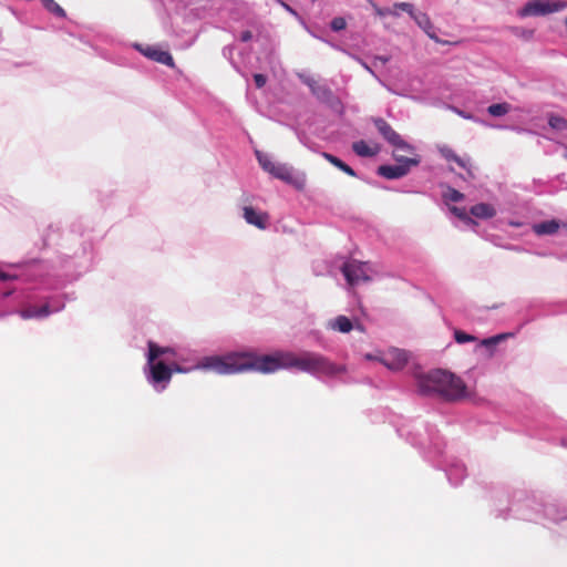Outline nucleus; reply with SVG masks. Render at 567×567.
<instances>
[{
  "mask_svg": "<svg viewBox=\"0 0 567 567\" xmlns=\"http://www.w3.org/2000/svg\"><path fill=\"white\" fill-rule=\"evenodd\" d=\"M471 215L481 219H489L496 215V209L487 203H480L471 207Z\"/></svg>",
  "mask_w": 567,
  "mask_h": 567,
  "instance_id": "17",
  "label": "nucleus"
},
{
  "mask_svg": "<svg viewBox=\"0 0 567 567\" xmlns=\"http://www.w3.org/2000/svg\"><path fill=\"white\" fill-rule=\"evenodd\" d=\"M464 194L458 192L457 189L453 187H447L446 190L443 193V198L446 202H453L457 203L464 199Z\"/></svg>",
  "mask_w": 567,
  "mask_h": 567,
  "instance_id": "28",
  "label": "nucleus"
},
{
  "mask_svg": "<svg viewBox=\"0 0 567 567\" xmlns=\"http://www.w3.org/2000/svg\"><path fill=\"white\" fill-rule=\"evenodd\" d=\"M341 271L350 286L371 280L367 271V265L358 260L344 262Z\"/></svg>",
  "mask_w": 567,
  "mask_h": 567,
  "instance_id": "6",
  "label": "nucleus"
},
{
  "mask_svg": "<svg viewBox=\"0 0 567 567\" xmlns=\"http://www.w3.org/2000/svg\"><path fill=\"white\" fill-rule=\"evenodd\" d=\"M244 355L247 363V370L254 369L262 373H271L279 369L288 368V364H286L287 360L285 359L287 357V352L260 357H252L249 354Z\"/></svg>",
  "mask_w": 567,
  "mask_h": 567,
  "instance_id": "4",
  "label": "nucleus"
},
{
  "mask_svg": "<svg viewBox=\"0 0 567 567\" xmlns=\"http://www.w3.org/2000/svg\"><path fill=\"white\" fill-rule=\"evenodd\" d=\"M347 23H346V20L343 18H334L332 21H331V29L333 31H341L346 28Z\"/></svg>",
  "mask_w": 567,
  "mask_h": 567,
  "instance_id": "32",
  "label": "nucleus"
},
{
  "mask_svg": "<svg viewBox=\"0 0 567 567\" xmlns=\"http://www.w3.org/2000/svg\"><path fill=\"white\" fill-rule=\"evenodd\" d=\"M417 386L423 394L437 393L449 401H456L466 395V385L463 380L441 369L420 377Z\"/></svg>",
  "mask_w": 567,
  "mask_h": 567,
  "instance_id": "1",
  "label": "nucleus"
},
{
  "mask_svg": "<svg viewBox=\"0 0 567 567\" xmlns=\"http://www.w3.org/2000/svg\"><path fill=\"white\" fill-rule=\"evenodd\" d=\"M254 81H255V84L258 89H261L265 86L266 82H267V78L264 75V74H260V73H256L254 75Z\"/></svg>",
  "mask_w": 567,
  "mask_h": 567,
  "instance_id": "34",
  "label": "nucleus"
},
{
  "mask_svg": "<svg viewBox=\"0 0 567 567\" xmlns=\"http://www.w3.org/2000/svg\"><path fill=\"white\" fill-rule=\"evenodd\" d=\"M270 175H272L275 178L291 184L299 189L303 187V182L297 179L293 175L292 168L286 164L276 163L274 169L270 172Z\"/></svg>",
  "mask_w": 567,
  "mask_h": 567,
  "instance_id": "12",
  "label": "nucleus"
},
{
  "mask_svg": "<svg viewBox=\"0 0 567 567\" xmlns=\"http://www.w3.org/2000/svg\"><path fill=\"white\" fill-rule=\"evenodd\" d=\"M548 125L556 131H566L567 120L563 116L550 114L548 117Z\"/></svg>",
  "mask_w": 567,
  "mask_h": 567,
  "instance_id": "26",
  "label": "nucleus"
},
{
  "mask_svg": "<svg viewBox=\"0 0 567 567\" xmlns=\"http://www.w3.org/2000/svg\"><path fill=\"white\" fill-rule=\"evenodd\" d=\"M508 337L506 333H501L491 338L483 339L481 341V346L487 349H494L501 341L505 340Z\"/></svg>",
  "mask_w": 567,
  "mask_h": 567,
  "instance_id": "30",
  "label": "nucleus"
},
{
  "mask_svg": "<svg viewBox=\"0 0 567 567\" xmlns=\"http://www.w3.org/2000/svg\"><path fill=\"white\" fill-rule=\"evenodd\" d=\"M415 22L427 33V35L432 39H436V37L434 35V33L431 32V30L433 29V25L429 19V17L423 13V12H417L415 14H413L412 17Z\"/></svg>",
  "mask_w": 567,
  "mask_h": 567,
  "instance_id": "23",
  "label": "nucleus"
},
{
  "mask_svg": "<svg viewBox=\"0 0 567 567\" xmlns=\"http://www.w3.org/2000/svg\"><path fill=\"white\" fill-rule=\"evenodd\" d=\"M244 218L248 224L259 229H266L269 219L266 213H258L250 206L244 207Z\"/></svg>",
  "mask_w": 567,
  "mask_h": 567,
  "instance_id": "14",
  "label": "nucleus"
},
{
  "mask_svg": "<svg viewBox=\"0 0 567 567\" xmlns=\"http://www.w3.org/2000/svg\"><path fill=\"white\" fill-rule=\"evenodd\" d=\"M285 359L287 360L286 364H288V368H297L301 371L311 373L333 375L344 370L342 367H337L330 362L323 355L313 352H306L299 357L287 352V357Z\"/></svg>",
  "mask_w": 567,
  "mask_h": 567,
  "instance_id": "2",
  "label": "nucleus"
},
{
  "mask_svg": "<svg viewBox=\"0 0 567 567\" xmlns=\"http://www.w3.org/2000/svg\"><path fill=\"white\" fill-rule=\"evenodd\" d=\"M451 212L467 225H476V221L467 214L465 208L451 207Z\"/></svg>",
  "mask_w": 567,
  "mask_h": 567,
  "instance_id": "29",
  "label": "nucleus"
},
{
  "mask_svg": "<svg viewBox=\"0 0 567 567\" xmlns=\"http://www.w3.org/2000/svg\"><path fill=\"white\" fill-rule=\"evenodd\" d=\"M454 339L460 344L465 343V342H473L476 340V338L473 334H468L462 330L454 331Z\"/></svg>",
  "mask_w": 567,
  "mask_h": 567,
  "instance_id": "31",
  "label": "nucleus"
},
{
  "mask_svg": "<svg viewBox=\"0 0 567 567\" xmlns=\"http://www.w3.org/2000/svg\"><path fill=\"white\" fill-rule=\"evenodd\" d=\"M511 111V105L506 102L492 104L487 107L488 114L492 116H503Z\"/></svg>",
  "mask_w": 567,
  "mask_h": 567,
  "instance_id": "25",
  "label": "nucleus"
},
{
  "mask_svg": "<svg viewBox=\"0 0 567 567\" xmlns=\"http://www.w3.org/2000/svg\"><path fill=\"white\" fill-rule=\"evenodd\" d=\"M9 279V275H7L6 272H0V280H8Z\"/></svg>",
  "mask_w": 567,
  "mask_h": 567,
  "instance_id": "40",
  "label": "nucleus"
},
{
  "mask_svg": "<svg viewBox=\"0 0 567 567\" xmlns=\"http://www.w3.org/2000/svg\"><path fill=\"white\" fill-rule=\"evenodd\" d=\"M533 229L537 235H551L558 231L559 224L554 219L547 220L534 225Z\"/></svg>",
  "mask_w": 567,
  "mask_h": 567,
  "instance_id": "22",
  "label": "nucleus"
},
{
  "mask_svg": "<svg viewBox=\"0 0 567 567\" xmlns=\"http://www.w3.org/2000/svg\"><path fill=\"white\" fill-rule=\"evenodd\" d=\"M151 371V380L154 383L169 382L173 369L163 361L148 362Z\"/></svg>",
  "mask_w": 567,
  "mask_h": 567,
  "instance_id": "11",
  "label": "nucleus"
},
{
  "mask_svg": "<svg viewBox=\"0 0 567 567\" xmlns=\"http://www.w3.org/2000/svg\"><path fill=\"white\" fill-rule=\"evenodd\" d=\"M42 4L48 11L55 14L56 17H65L64 9L61 8L54 0H42Z\"/></svg>",
  "mask_w": 567,
  "mask_h": 567,
  "instance_id": "27",
  "label": "nucleus"
},
{
  "mask_svg": "<svg viewBox=\"0 0 567 567\" xmlns=\"http://www.w3.org/2000/svg\"><path fill=\"white\" fill-rule=\"evenodd\" d=\"M377 13L381 17L385 16V14H393V16L398 14L394 10H391V9H377Z\"/></svg>",
  "mask_w": 567,
  "mask_h": 567,
  "instance_id": "36",
  "label": "nucleus"
},
{
  "mask_svg": "<svg viewBox=\"0 0 567 567\" xmlns=\"http://www.w3.org/2000/svg\"><path fill=\"white\" fill-rule=\"evenodd\" d=\"M161 355H175V351L168 347H159L155 342H148V355L147 361L153 362L157 360Z\"/></svg>",
  "mask_w": 567,
  "mask_h": 567,
  "instance_id": "20",
  "label": "nucleus"
},
{
  "mask_svg": "<svg viewBox=\"0 0 567 567\" xmlns=\"http://www.w3.org/2000/svg\"><path fill=\"white\" fill-rule=\"evenodd\" d=\"M394 8L408 12L411 17H413V14H415V12L413 10V6L408 2L395 3Z\"/></svg>",
  "mask_w": 567,
  "mask_h": 567,
  "instance_id": "33",
  "label": "nucleus"
},
{
  "mask_svg": "<svg viewBox=\"0 0 567 567\" xmlns=\"http://www.w3.org/2000/svg\"><path fill=\"white\" fill-rule=\"evenodd\" d=\"M380 60H381L383 63L388 62V59H386V58H380Z\"/></svg>",
  "mask_w": 567,
  "mask_h": 567,
  "instance_id": "41",
  "label": "nucleus"
},
{
  "mask_svg": "<svg viewBox=\"0 0 567 567\" xmlns=\"http://www.w3.org/2000/svg\"><path fill=\"white\" fill-rule=\"evenodd\" d=\"M287 12H289L290 14L295 16V17H298V13L297 11L290 7L288 3H286L285 1L282 0H276Z\"/></svg>",
  "mask_w": 567,
  "mask_h": 567,
  "instance_id": "35",
  "label": "nucleus"
},
{
  "mask_svg": "<svg viewBox=\"0 0 567 567\" xmlns=\"http://www.w3.org/2000/svg\"><path fill=\"white\" fill-rule=\"evenodd\" d=\"M50 307L48 303L37 307L29 306L21 311V317L23 319H32V318H44L50 315Z\"/></svg>",
  "mask_w": 567,
  "mask_h": 567,
  "instance_id": "19",
  "label": "nucleus"
},
{
  "mask_svg": "<svg viewBox=\"0 0 567 567\" xmlns=\"http://www.w3.org/2000/svg\"><path fill=\"white\" fill-rule=\"evenodd\" d=\"M328 328L341 333H348L354 328V324L348 317L338 316L328 322Z\"/></svg>",
  "mask_w": 567,
  "mask_h": 567,
  "instance_id": "18",
  "label": "nucleus"
},
{
  "mask_svg": "<svg viewBox=\"0 0 567 567\" xmlns=\"http://www.w3.org/2000/svg\"><path fill=\"white\" fill-rule=\"evenodd\" d=\"M322 157L324 159H327L330 164H332L333 166H336L337 168H339L340 171L346 173L347 175L352 176V177L357 176L355 172L348 164L342 162L337 156H334L330 153L323 152Z\"/></svg>",
  "mask_w": 567,
  "mask_h": 567,
  "instance_id": "21",
  "label": "nucleus"
},
{
  "mask_svg": "<svg viewBox=\"0 0 567 567\" xmlns=\"http://www.w3.org/2000/svg\"><path fill=\"white\" fill-rule=\"evenodd\" d=\"M352 150L361 157H373L380 152V147L377 144L370 145L363 140L354 142L352 144Z\"/></svg>",
  "mask_w": 567,
  "mask_h": 567,
  "instance_id": "16",
  "label": "nucleus"
},
{
  "mask_svg": "<svg viewBox=\"0 0 567 567\" xmlns=\"http://www.w3.org/2000/svg\"><path fill=\"white\" fill-rule=\"evenodd\" d=\"M372 123L374 124L379 134L396 151L413 154V147L410 144H408L384 118L372 117Z\"/></svg>",
  "mask_w": 567,
  "mask_h": 567,
  "instance_id": "5",
  "label": "nucleus"
},
{
  "mask_svg": "<svg viewBox=\"0 0 567 567\" xmlns=\"http://www.w3.org/2000/svg\"><path fill=\"white\" fill-rule=\"evenodd\" d=\"M301 81L309 86L312 94L316 95L320 101L330 104L331 106L340 105V100L333 94V92L326 85L319 84L315 79L300 75Z\"/></svg>",
  "mask_w": 567,
  "mask_h": 567,
  "instance_id": "7",
  "label": "nucleus"
},
{
  "mask_svg": "<svg viewBox=\"0 0 567 567\" xmlns=\"http://www.w3.org/2000/svg\"><path fill=\"white\" fill-rule=\"evenodd\" d=\"M255 154L261 168L270 174L276 163L271 159V157L268 154L261 151H256Z\"/></svg>",
  "mask_w": 567,
  "mask_h": 567,
  "instance_id": "24",
  "label": "nucleus"
},
{
  "mask_svg": "<svg viewBox=\"0 0 567 567\" xmlns=\"http://www.w3.org/2000/svg\"><path fill=\"white\" fill-rule=\"evenodd\" d=\"M559 8L557 4H551L544 0H533L528 1L520 10V17H530V16H544L554 11H557Z\"/></svg>",
  "mask_w": 567,
  "mask_h": 567,
  "instance_id": "10",
  "label": "nucleus"
},
{
  "mask_svg": "<svg viewBox=\"0 0 567 567\" xmlns=\"http://www.w3.org/2000/svg\"><path fill=\"white\" fill-rule=\"evenodd\" d=\"M251 37H252V34H251L250 31H245V32L241 33L240 39H241L243 42H247V41H249L251 39Z\"/></svg>",
  "mask_w": 567,
  "mask_h": 567,
  "instance_id": "38",
  "label": "nucleus"
},
{
  "mask_svg": "<svg viewBox=\"0 0 567 567\" xmlns=\"http://www.w3.org/2000/svg\"><path fill=\"white\" fill-rule=\"evenodd\" d=\"M439 152L447 162H454L461 168L466 169L471 174V164L467 159L458 156L450 146L443 145L439 147Z\"/></svg>",
  "mask_w": 567,
  "mask_h": 567,
  "instance_id": "15",
  "label": "nucleus"
},
{
  "mask_svg": "<svg viewBox=\"0 0 567 567\" xmlns=\"http://www.w3.org/2000/svg\"><path fill=\"white\" fill-rule=\"evenodd\" d=\"M200 367L213 370L219 374H233L247 370L244 354H231L224 358L207 357L203 359Z\"/></svg>",
  "mask_w": 567,
  "mask_h": 567,
  "instance_id": "3",
  "label": "nucleus"
},
{
  "mask_svg": "<svg viewBox=\"0 0 567 567\" xmlns=\"http://www.w3.org/2000/svg\"><path fill=\"white\" fill-rule=\"evenodd\" d=\"M398 152H399V151H396V150H395V152H394L393 156H394L395 161H396L399 164H403V163H404V159H405V158H409V157H408V156H405V155H400V154H398Z\"/></svg>",
  "mask_w": 567,
  "mask_h": 567,
  "instance_id": "37",
  "label": "nucleus"
},
{
  "mask_svg": "<svg viewBox=\"0 0 567 567\" xmlns=\"http://www.w3.org/2000/svg\"><path fill=\"white\" fill-rule=\"evenodd\" d=\"M420 163L416 158H405L403 164L398 165H381L378 168V174L388 178L395 179L405 176L412 166Z\"/></svg>",
  "mask_w": 567,
  "mask_h": 567,
  "instance_id": "9",
  "label": "nucleus"
},
{
  "mask_svg": "<svg viewBox=\"0 0 567 567\" xmlns=\"http://www.w3.org/2000/svg\"><path fill=\"white\" fill-rule=\"evenodd\" d=\"M142 53L155 62L162 63L169 68L175 66L174 59L168 51L162 50L157 47H147L146 49L142 50Z\"/></svg>",
  "mask_w": 567,
  "mask_h": 567,
  "instance_id": "13",
  "label": "nucleus"
},
{
  "mask_svg": "<svg viewBox=\"0 0 567 567\" xmlns=\"http://www.w3.org/2000/svg\"><path fill=\"white\" fill-rule=\"evenodd\" d=\"M169 367L173 369V372H183L184 371L177 363H173Z\"/></svg>",
  "mask_w": 567,
  "mask_h": 567,
  "instance_id": "39",
  "label": "nucleus"
},
{
  "mask_svg": "<svg viewBox=\"0 0 567 567\" xmlns=\"http://www.w3.org/2000/svg\"><path fill=\"white\" fill-rule=\"evenodd\" d=\"M380 362L392 371L402 370L409 362V354L401 349H390L380 357Z\"/></svg>",
  "mask_w": 567,
  "mask_h": 567,
  "instance_id": "8",
  "label": "nucleus"
}]
</instances>
